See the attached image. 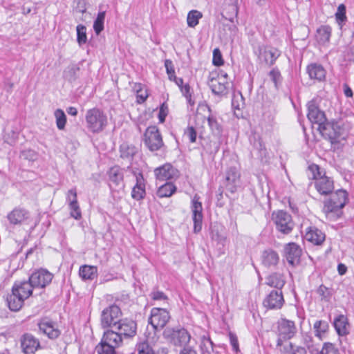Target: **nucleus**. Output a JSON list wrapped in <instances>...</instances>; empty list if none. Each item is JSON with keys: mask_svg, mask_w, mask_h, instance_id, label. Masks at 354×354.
<instances>
[{"mask_svg": "<svg viewBox=\"0 0 354 354\" xmlns=\"http://www.w3.org/2000/svg\"><path fill=\"white\" fill-rule=\"evenodd\" d=\"M330 194V198L324 203L322 211L327 217L336 220L342 214V209L348 201V194L344 189H338Z\"/></svg>", "mask_w": 354, "mask_h": 354, "instance_id": "f257e3e1", "label": "nucleus"}, {"mask_svg": "<svg viewBox=\"0 0 354 354\" xmlns=\"http://www.w3.org/2000/svg\"><path fill=\"white\" fill-rule=\"evenodd\" d=\"M309 169L313 172V178L315 179V187L321 195H328L334 189L333 180L324 175H322L320 168L317 165L309 166Z\"/></svg>", "mask_w": 354, "mask_h": 354, "instance_id": "f03ea898", "label": "nucleus"}, {"mask_svg": "<svg viewBox=\"0 0 354 354\" xmlns=\"http://www.w3.org/2000/svg\"><path fill=\"white\" fill-rule=\"evenodd\" d=\"M164 337L175 346H183L190 341L191 335L188 331L180 326L167 327L163 331Z\"/></svg>", "mask_w": 354, "mask_h": 354, "instance_id": "7ed1b4c3", "label": "nucleus"}, {"mask_svg": "<svg viewBox=\"0 0 354 354\" xmlns=\"http://www.w3.org/2000/svg\"><path fill=\"white\" fill-rule=\"evenodd\" d=\"M86 121L87 127L93 133L102 131L107 124L106 116L98 109L88 110Z\"/></svg>", "mask_w": 354, "mask_h": 354, "instance_id": "20e7f679", "label": "nucleus"}, {"mask_svg": "<svg viewBox=\"0 0 354 354\" xmlns=\"http://www.w3.org/2000/svg\"><path fill=\"white\" fill-rule=\"evenodd\" d=\"M322 136L332 144L339 142L343 133V129L337 122H328L326 120L317 127Z\"/></svg>", "mask_w": 354, "mask_h": 354, "instance_id": "39448f33", "label": "nucleus"}, {"mask_svg": "<svg viewBox=\"0 0 354 354\" xmlns=\"http://www.w3.org/2000/svg\"><path fill=\"white\" fill-rule=\"evenodd\" d=\"M122 311L119 306L115 304L104 308L101 314L102 327L114 328L115 325L121 320Z\"/></svg>", "mask_w": 354, "mask_h": 354, "instance_id": "423d86ee", "label": "nucleus"}, {"mask_svg": "<svg viewBox=\"0 0 354 354\" xmlns=\"http://www.w3.org/2000/svg\"><path fill=\"white\" fill-rule=\"evenodd\" d=\"M272 220L277 230L284 234L290 233L295 225L291 215L283 210L273 212Z\"/></svg>", "mask_w": 354, "mask_h": 354, "instance_id": "0eeeda50", "label": "nucleus"}, {"mask_svg": "<svg viewBox=\"0 0 354 354\" xmlns=\"http://www.w3.org/2000/svg\"><path fill=\"white\" fill-rule=\"evenodd\" d=\"M171 316L165 308H153L149 318V323L156 330L162 329L169 321Z\"/></svg>", "mask_w": 354, "mask_h": 354, "instance_id": "6e6552de", "label": "nucleus"}, {"mask_svg": "<svg viewBox=\"0 0 354 354\" xmlns=\"http://www.w3.org/2000/svg\"><path fill=\"white\" fill-rule=\"evenodd\" d=\"M144 136L145 144L150 151H158L163 146L161 134L156 126L149 127Z\"/></svg>", "mask_w": 354, "mask_h": 354, "instance_id": "1a4fd4ad", "label": "nucleus"}, {"mask_svg": "<svg viewBox=\"0 0 354 354\" xmlns=\"http://www.w3.org/2000/svg\"><path fill=\"white\" fill-rule=\"evenodd\" d=\"M254 52L260 61L264 62L269 66L273 65L280 55L277 49L264 46H258L254 48Z\"/></svg>", "mask_w": 354, "mask_h": 354, "instance_id": "9d476101", "label": "nucleus"}, {"mask_svg": "<svg viewBox=\"0 0 354 354\" xmlns=\"http://www.w3.org/2000/svg\"><path fill=\"white\" fill-rule=\"evenodd\" d=\"M53 274L46 269H39L34 271L29 277V281L37 288H44L50 283Z\"/></svg>", "mask_w": 354, "mask_h": 354, "instance_id": "9b49d317", "label": "nucleus"}, {"mask_svg": "<svg viewBox=\"0 0 354 354\" xmlns=\"http://www.w3.org/2000/svg\"><path fill=\"white\" fill-rule=\"evenodd\" d=\"M114 329L120 333L124 339H129L134 337L137 332V324L130 319H121Z\"/></svg>", "mask_w": 354, "mask_h": 354, "instance_id": "f8f14e48", "label": "nucleus"}, {"mask_svg": "<svg viewBox=\"0 0 354 354\" xmlns=\"http://www.w3.org/2000/svg\"><path fill=\"white\" fill-rule=\"evenodd\" d=\"M199 197L195 195L192 199V220L194 222V232L195 233L199 232L202 229L203 222V207L202 203L198 201Z\"/></svg>", "mask_w": 354, "mask_h": 354, "instance_id": "ddd939ff", "label": "nucleus"}, {"mask_svg": "<svg viewBox=\"0 0 354 354\" xmlns=\"http://www.w3.org/2000/svg\"><path fill=\"white\" fill-rule=\"evenodd\" d=\"M21 348L25 354H35L40 348L38 339L30 333H24L20 338Z\"/></svg>", "mask_w": 354, "mask_h": 354, "instance_id": "4468645a", "label": "nucleus"}, {"mask_svg": "<svg viewBox=\"0 0 354 354\" xmlns=\"http://www.w3.org/2000/svg\"><path fill=\"white\" fill-rule=\"evenodd\" d=\"M284 303L282 292L280 290H272L263 299V305L268 309H280Z\"/></svg>", "mask_w": 354, "mask_h": 354, "instance_id": "2eb2a0df", "label": "nucleus"}, {"mask_svg": "<svg viewBox=\"0 0 354 354\" xmlns=\"http://www.w3.org/2000/svg\"><path fill=\"white\" fill-rule=\"evenodd\" d=\"M308 118L312 122L317 124L318 127L320 124L326 120L324 112L322 111L316 104L314 100L308 103Z\"/></svg>", "mask_w": 354, "mask_h": 354, "instance_id": "dca6fc26", "label": "nucleus"}, {"mask_svg": "<svg viewBox=\"0 0 354 354\" xmlns=\"http://www.w3.org/2000/svg\"><path fill=\"white\" fill-rule=\"evenodd\" d=\"M154 174L156 178L162 181L173 179L178 175V170L169 163L156 168Z\"/></svg>", "mask_w": 354, "mask_h": 354, "instance_id": "f3484780", "label": "nucleus"}, {"mask_svg": "<svg viewBox=\"0 0 354 354\" xmlns=\"http://www.w3.org/2000/svg\"><path fill=\"white\" fill-rule=\"evenodd\" d=\"M284 254L288 262L291 265H294L299 262L301 249L295 243H289L284 247Z\"/></svg>", "mask_w": 354, "mask_h": 354, "instance_id": "a211bd4d", "label": "nucleus"}, {"mask_svg": "<svg viewBox=\"0 0 354 354\" xmlns=\"http://www.w3.org/2000/svg\"><path fill=\"white\" fill-rule=\"evenodd\" d=\"M35 287L29 281H16L12 288V291L16 292L25 300L29 298Z\"/></svg>", "mask_w": 354, "mask_h": 354, "instance_id": "6ab92c4d", "label": "nucleus"}, {"mask_svg": "<svg viewBox=\"0 0 354 354\" xmlns=\"http://www.w3.org/2000/svg\"><path fill=\"white\" fill-rule=\"evenodd\" d=\"M226 77L225 74L224 77H211L209 79V86L215 95H224L227 94L228 83L225 80Z\"/></svg>", "mask_w": 354, "mask_h": 354, "instance_id": "aec40b11", "label": "nucleus"}, {"mask_svg": "<svg viewBox=\"0 0 354 354\" xmlns=\"http://www.w3.org/2000/svg\"><path fill=\"white\" fill-rule=\"evenodd\" d=\"M30 217V213L24 208L17 207L11 211L7 218L11 225H21Z\"/></svg>", "mask_w": 354, "mask_h": 354, "instance_id": "412c9836", "label": "nucleus"}, {"mask_svg": "<svg viewBox=\"0 0 354 354\" xmlns=\"http://www.w3.org/2000/svg\"><path fill=\"white\" fill-rule=\"evenodd\" d=\"M67 201H68L71 210V216L76 220L82 218V213L77 200V192L75 189L68 190L67 193Z\"/></svg>", "mask_w": 354, "mask_h": 354, "instance_id": "4be33fe9", "label": "nucleus"}, {"mask_svg": "<svg viewBox=\"0 0 354 354\" xmlns=\"http://www.w3.org/2000/svg\"><path fill=\"white\" fill-rule=\"evenodd\" d=\"M225 186L228 191L234 193L240 182V174L235 167H230L226 172Z\"/></svg>", "mask_w": 354, "mask_h": 354, "instance_id": "5701e85b", "label": "nucleus"}, {"mask_svg": "<svg viewBox=\"0 0 354 354\" xmlns=\"http://www.w3.org/2000/svg\"><path fill=\"white\" fill-rule=\"evenodd\" d=\"M109 186L111 189L123 185V169L118 166L111 167L108 171Z\"/></svg>", "mask_w": 354, "mask_h": 354, "instance_id": "b1692460", "label": "nucleus"}, {"mask_svg": "<svg viewBox=\"0 0 354 354\" xmlns=\"http://www.w3.org/2000/svg\"><path fill=\"white\" fill-rule=\"evenodd\" d=\"M279 332L284 339L292 338L297 333L295 322L288 319H282L279 323Z\"/></svg>", "mask_w": 354, "mask_h": 354, "instance_id": "393cba45", "label": "nucleus"}, {"mask_svg": "<svg viewBox=\"0 0 354 354\" xmlns=\"http://www.w3.org/2000/svg\"><path fill=\"white\" fill-rule=\"evenodd\" d=\"M305 239L315 245H321L325 240V234L315 227L306 229Z\"/></svg>", "mask_w": 354, "mask_h": 354, "instance_id": "a878e982", "label": "nucleus"}, {"mask_svg": "<svg viewBox=\"0 0 354 354\" xmlns=\"http://www.w3.org/2000/svg\"><path fill=\"white\" fill-rule=\"evenodd\" d=\"M306 71L311 80L318 82L325 80L326 73L324 67L320 64H310L307 66Z\"/></svg>", "mask_w": 354, "mask_h": 354, "instance_id": "bb28decb", "label": "nucleus"}, {"mask_svg": "<svg viewBox=\"0 0 354 354\" xmlns=\"http://www.w3.org/2000/svg\"><path fill=\"white\" fill-rule=\"evenodd\" d=\"M39 331L50 339H56L60 335V331L55 327L52 322L42 321L38 324Z\"/></svg>", "mask_w": 354, "mask_h": 354, "instance_id": "cd10ccee", "label": "nucleus"}, {"mask_svg": "<svg viewBox=\"0 0 354 354\" xmlns=\"http://www.w3.org/2000/svg\"><path fill=\"white\" fill-rule=\"evenodd\" d=\"M102 339L109 344L113 345L115 348L119 347L122 344L123 339H124L115 329L111 328V330H107L104 333Z\"/></svg>", "mask_w": 354, "mask_h": 354, "instance_id": "c85d7f7f", "label": "nucleus"}, {"mask_svg": "<svg viewBox=\"0 0 354 354\" xmlns=\"http://www.w3.org/2000/svg\"><path fill=\"white\" fill-rule=\"evenodd\" d=\"M333 325L337 334L340 336H345L349 333V323L348 318L344 315H339L333 322Z\"/></svg>", "mask_w": 354, "mask_h": 354, "instance_id": "c756f323", "label": "nucleus"}, {"mask_svg": "<svg viewBox=\"0 0 354 354\" xmlns=\"http://www.w3.org/2000/svg\"><path fill=\"white\" fill-rule=\"evenodd\" d=\"M145 196V185L144 183V178L141 174L136 176V184L133 187L131 192V196L133 199L137 201L144 198Z\"/></svg>", "mask_w": 354, "mask_h": 354, "instance_id": "7c9ffc66", "label": "nucleus"}, {"mask_svg": "<svg viewBox=\"0 0 354 354\" xmlns=\"http://www.w3.org/2000/svg\"><path fill=\"white\" fill-rule=\"evenodd\" d=\"M332 29L329 26H321L317 30L316 39L319 44L324 45L329 42Z\"/></svg>", "mask_w": 354, "mask_h": 354, "instance_id": "2f4dec72", "label": "nucleus"}, {"mask_svg": "<svg viewBox=\"0 0 354 354\" xmlns=\"http://www.w3.org/2000/svg\"><path fill=\"white\" fill-rule=\"evenodd\" d=\"M302 342L312 354L319 351L320 342L319 340L316 342L311 334L308 333L303 334Z\"/></svg>", "mask_w": 354, "mask_h": 354, "instance_id": "473e14b6", "label": "nucleus"}, {"mask_svg": "<svg viewBox=\"0 0 354 354\" xmlns=\"http://www.w3.org/2000/svg\"><path fill=\"white\" fill-rule=\"evenodd\" d=\"M25 299L12 291V294L7 297V303L9 308L12 311H18L24 305Z\"/></svg>", "mask_w": 354, "mask_h": 354, "instance_id": "72a5a7b5", "label": "nucleus"}, {"mask_svg": "<svg viewBox=\"0 0 354 354\" xmlns=\"http://www.w3.org/2000/svg\"><path fill=\"white\" fill-rule=\"evenodd\" d=\"M285 279L283 274L279 273H272L266 278V284L276 288L279 290L281 289L285 285Z\"/></svg>", "mask_w": 354, "mask_h": 354, "instance_id": "f704fd0d", "label": "nucleus"}, {"mask_svg": "<svg viewBox=\"0 0 354 354\" xmlns=\"http://www.w3.org/2000/svg\"><path fill=\"white\" fill-rule=\"evenodd\" d=\"M329 326L327 322L324 320H317L313 325L315 337L321 342L326 333L328 332Z\"/></svg>", "mask_w": 354, "mask_h": 354, "instance_id": "c9c22d12", "label": "nucleus"}, {"mask_svg": "<svg viewBox=\"0 0 354 354\" xmlns=\"http://www.w3.org/2000/svg\"><path fill=\"white\" fill-rule=\"evenodd\" d=\"M263 263L267 266H276L279 260L278 254L272 250H266L262 256Z\"/></svg>", "mask_w": 354, "mask_h": 354, "instance_id": "e433bc0d", "label": "nucleus"}, {"mask_svg": "<svg viewBox=\"0 0 354 354\" xmlns=\"http://www.w3.org/2000/svg\"><path fill=\"white\" fill-rule=\"evenodd\" d=\"M176 190V187L173 183H166L158 188L157 196L160 198L170 197Z\"/></svg>", "mask_w": 354, "mask_h": 354, "instance_id": "4c0bfd02", "label": "nucleus"}, {"mask_svg": "<svg viewBox=\"0 0 354 354\" xmlns=\"http://www.w3.org/2000/svg\"><path fill=\"white\" fill-rule=\"evenodd\" d=\"M97 273V268L84 265L80 268V276L83 279H93Z\"/></svg>", "mask_w": 354, "mask_h": 354, "instance_id": "58836bf2", "label": "nucleus"}, {"mask_svg": "<svg viewBox=\"0 0 354 354\" xmlns=\"http://www.w3.org/2000/svg\"><path fill=\"white\" fill-rule=\"evenodd\" d=\"M137 149L133 145L122 144L120 146V157L124 159H131L136 153Z\"/></svg>", "mask_w": 354, "mask_h": 354, "instance_id": "ea45409f", "label": "nucleus"}, {"mask_svg": "<svg viewBox=\"0 0 354 354\" xmlns=\"http://www.w3.org/2000/svg\"><path fill=\"white\" fill-rule=\"evenodd\" d=\"M95 351L98 354H116L115 348L102 339L101 342L95 347Z\"/></svg>", "mask_w": 354, "mask_h": 354, "instance_id": "a19ab883", "label": "nucleus"}, {"mask_svg": "<svg viewBox=\"0 0 354 354\" xmlns=\"http://www.w3.org/2000/svg\"><path fill=\"white\" fill-rule=\"evenodd\" d=\"M202 17V13L196 10L189 11L187 17L188 26L194 28L196 25H198V20L201 19Z\"/></svg>", "mask_w": 354, "mask_h": 354, "instance_id": "79ce46f5", "label": "nucleus"}, {"mask_svg": "<svg viewBox=\"0 0 354 354\" xmlns=\"http://www.w3.org/2000/svg\"><path fill=\"white\" fill-rule=\"evenodd\" d=\"M201 354H213V342L209 337L203 336L200 344Z\"/></svg>", "mask_w": 354, "mask_h": 354, "instance_id": "37998d69", "label": "nucleus"}, {"mask_svg": "<svg viewBox=\"0 0 354 354\" xmlns=\"http://www.w3.org/2000/svg\"><path fill=\"white\" fill-rule=\"evenodd\" d=\"M80 68L76 65L69 66L64 72V77L68 81L74 82L78 77Z\"/></svg>", "mask_w": 354, "mask_h": 354, "instance_id": "c03bdc74", "label": "nucleus"}, {"mask_svg": "<svg viewBox=\"0 0 354 354\" xmlns=\"http://www.w3.org/2000/svg\"><path fill=\"white\" fill-rule=\"evenodd\" d=\"M54 115L56 119V125L58 129L64 130L66 123V115L63 110L57 109L55 111Z\"/></svg>", "mask_w": 354, "mask_h": 354, "instance_id": "a18cd8bd", "label": "nucleus"}, {"mask_svg": "<svg viewBox=\"0 0 354 354\" xmlns=\"http://www.w3.org/2000/svg\"><path fill=\"white\" fill-rule=\"evenodd\" d=\"M105 12H100L93 24V29L97 35H99L104 29Z\"/></svg>", "mask_w": 354, "mask_h": 354, "instance_id": "49530a36", "label": "nucleus"}, {"mask_svg": "<svg viewBox=\"0 0 354 354\" xmlns=\"http://www.w3.org/2000/svg\"><path fill=\"white\" fill-rule=\"evenodd\" d=\"M77 41L80 46L84 44L87 41L86 27L84 25L79 24L77 28Z\"/></svg>", "mask_w": 354, "mask_h": 354, "instance_id": "de8ad7c7", "label": "nucleus"}, {"mask_svg": "<svg viewBox=\"0 0 354 354\" xmlns=\"http://www.w3.org/2000/svg\"><path fill=\"white\" fill-rule=\"evenodd\" d=\"M207 122L212 133L215 135H220L221 133V127L217 122L216 118L214 116L209 115L207 117Z\"/></svg>", "mask_w": 354, "mask_h": 354, "instance_id": "09e8293b", "label": "nucleus"}, {"mask_svg": "<svg viewBox=\"0 0 354 354\" xmlns=\"http://www.w3.org/2000/svg\"><path fill=\"white\" fill-rule=\"evenodd\" d=\"M220 149V142L217 140H210L205 146V149L209 154H216Z\"/></svg>", "mask_w": 354, "mask_h": 354, "instance_id": "8fccbe9b", "label": "nucleus"}, {"mask_svg": "<svg viewBox=\"0 0 354 354\" xmlns=\"http://www.w3.org/2000/svg\"><path fill=\"white\" fill-rule=\"evenodd\" d=\"M37 153L32 149H25L20 153V158L29 161H35L37 159Z\"/></svg>", "mask_w": 354, "mask_h": 354, "instance_id": "3c124183", "label": "nucleus"}, {"mask_svg": "<svg viewBox=\"0 0 354 354\" xmlns=\"http://www.w3.org/2000/svg\"><path fill=\"white\" fill-rule=\"evenodd\" d=\"M335 17L337 23L340 24L346 20V6L344 4H340L337 8V11L335 13Z\"/></svg>", "mask_w": 354, "mask_h": 354, "instance_id": "603ef678", "label": "nucleus"}, {"mask_svg": "<svg viewBox=\"0 0 354 354\" xmlns=\"http://www.w3.org/2000/svg\"><path fill=\"white\" fill-rule=\"evenodd\" d=\"M183 96L185 97L188 104L191 106L194 104V101L192 98V91L189 84H185L182 88H180Z\"/></svg>", "mask_w": 354, "mask_h": 354, "instance_id": "864d4df0", "label": "nucleus"}, {"mask_svg": "<svg viewBox=\"0 0 354 354\" xmlns=\"http://www.w3.org/2000/svg\"><path fill=\"white\" fill-rule=\"evenodd\" d=\"M320 354H339V351L335 345L327 342L324 343L322 349L319 351Z\"/></svg>", "mask_w": 354, "mask_h": 354, "instance_id": "5fc2aeb1", "label": "nucleus"}, {"mask_svg": "<svg viewBox=\"0 0 354 354\" xmlns=\"http://www.w3.org/2000/svg\"><path fill=\"white\" fill-rule=\"evenodd\" d=\"M269 76L274 84L275 88H277L281 82V76L280 72L278 70L274 68L270 71Z\"/></svg>", "mask_w": 354, "mask_h": 354, "instance_id": "6e6d98bb", "label": "nucleus"}, {"mask_svg": "<svg viewBox=\"0 0 354 354\" xmlns=\"http://www.w3.org/2000/svg\"><path fill=\"white\" fill-rule=\"evenodd\" d=\"M290 349L288 351L290 354H306V348L301 346H298L292 343H290Z\"/></svg>", "mask_w": 354, "mask_h": 354, "instance_id": "4d7b16f0", "label": "nucleus"}, {"mask_svg": "<svg viewBox=\"0 0 354 354\" xmlns=\"http://www.w3.org/2000/svg\"><path fill=\"white\" fill-rule=\"evenodd\" d=\"M212 63L214 66H220L223 64L222 55L218 48H215L213 51Z\"/></svg>", "mask_w": 354, "mask_h": 354, "instance_id": "13d9d810", "label": "nucleus"}, {"mask_svg": "<svg viewBox=\"0 0 354 354\" xmlns=\"http://www.w3.org/2000/svg\"><path fill=\"white\" fill-rule=\"evenodd\" d=\"M138 354H154L152 348L146 342H142L137 346Z\"/></svg>", "mask_w": 354, "mask_h": 354, "instance_id": "bf43d9fd", "label": "nucleus"}, {"mask_svg": "<svg viewBox=\"0 0 354 354\" xmlns=\"http://www.w3.org/2000/svg\"><path fill=\"white\" fill-rule=\"evenodd\" d=\"M317 293L321 297L322 300H327L329 299L330 296V290L327 287L324 285L319 286V287L317 290Z\"/></svg>", "mask_w": 354, "mask_h": 354, "instance_id": "052dcab7", "label": "nucleus"}, {"mask_svg": "<svg viewBox=\"0 0 354 354\" xmlns=\"http://www.w3.org/2000/svg\"><path fill=\"white\" fill-rule=\"evenodd\" d=\"M165 66L166 68V71L168 74L169 79L172 80L173 77L175 75V71L172 62L170 59H166L165 61Z\"/></svg>", "mask_w": 354, "mask_h": 354, "instance_id": "680f3d73", "label": "nucleus"}, {"mask_svg": "<svg viewBox=\"0 0 354 354\" xmlns=\"http://www.w3.org/2000/svg\"><path fill=\"white\" fill-rule=\"evenodd\" d=\"M185 136L188 138L191 142H194L196 140V132L194 127H190L185 132Z\"/></svg>", "mask_w": 354, "mask_h": 354, "instance_id": "e2e57ef3", "label": "nucleus"}, {"mask_svg": "<svg viewBox=\"0 0 354 354\" xmlns=\"http://www.w3.org/2000/svg\"><path fill=\"white\" fill-rule=\"evenodd\" d=\"M151 297L153 300H165L167 297L160 291H154L151 292Z\"/></svg>", "mask_w": 354, "mask_h": 354, "instance_id": "0e129e2a", "label": "nucleus"}, {"mask_svg": "<svg viewBox=\"0 0 354 354\" xmlns=\"http://www.w3.org/2000/svg\"><path fill=\"white\" fill-rule=\"evenodd\" d=\"M167 108L165 107V104H163L160 107L158 114V118L160 122H164L165 120V118L167 115Z\"/></svg>", "mask_w": 354, "mask_h": 354, "instance_id": "69168bd1", "label": "nucleus"}, {"mask_svg": "<svg viewBox=\"0 0 354 354\" xmlns=\"http://www.w3.org/2000/svg\"><path fill=\"white\" fill-rule=\"evenodd\" d=\"M230 343L233 347V348L236 351L239 349V343L238 339L236 335L230 333Z\"/></svg>", "mask_w": 354, "mask_h": 354, "instance_id": "338daca9", "label": "nucleus"}, {"mask_svg": "<svg viewBox=\"0 0 354 354\" xmlns=\"http://www.w3.org/2000/svg\"><path fill=\"white\" fill-rule=\"evenodd\" d=\"M179 354H197L196 351L191 346L184 347Z\"/></svg>", "mask_w": 354, "mask_h": 354, "instance_id": "774afa93", "label": "nucleus"}]
</instances>
